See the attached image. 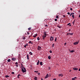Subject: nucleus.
Segmentation results:
<instances>
[{"label":"nucleus","instance_id":"nucleus-33","mask_svg":"<svg viewBox=\"0 0 80 80\" xmlns=\"http://www.w3.org/2000/svg\"><path fill=\"white\" fill-rule=\"evenodd\" d=\"M56 18H58V15H57L56 16Z\"/></svg>","mask_w":80,"mask_h":80},{"label":"nucleus","instance_id":"nucleus-44","mask_svg":"<svg viewBox=\"0 0 80 80\" xmlns=\"http://www.w3.org/2000/svg\"><path fill=\"white\" fill-rule=\"evenodd\" d=\"M70 10H73V9H72V8H70Z\"/></svg>","mask_w":80,"mask_h":80},{"label":"nucleus","instance_id":"nucleus-23","mask_svg":"<svg viewBox=\"0 0 80 80\" xmlns=\"http://www.w3.org/2000/svg\"><path fill=\"white\" fill-rule=\"evenodd\" d=\"M37 36V34H36V35L34 36H33V37H34V38H35V37H36Z\"/></svg>","mask_w":80,"mask_h":80},{"label":"nucleus","instance_id":"nucleus-35","mask_svg":"<svg viewBox=\"0 0 80 80\" xmlns=\"http://www.w3.org/2000/svg\"><path fill=\"white\" fill-rule=\"evenodd\" d=\"M49 52H50V53H52V51L51 50H50V51H49Z\"/></svg>","mask_w":80,"mask_h":80},{"label":"nucleus","instance_id":"nucleus-60","mask_svg":"<svg viewBox=\"0 0 80 80\" xmlns=\"http://www.w3.org/2000/svg\"><path fill=\"white\" fill-rule=\"evenodd\" d=\"M41 80H43V79H41Z\"/></svg>","mask_w":80,"mask_h":80},{"label":"nucleus","instance_id":"nucleus-30","mask_svg":"<svg viewBox=\"0 0 80 80\" xmlns=\"http://www.w3.org/2000/svg\"><path fill=\"white\" fill-rule=\"evenodd\" d=\"M55 42H57V37L55 38Z\"/></svg>","mask_w":80,"mask_h":80},{"label":"nucleus","instance_id":"nucleus-59","mask_svg":"<svg viewBox=\"0 0 80 80\" xmlns=\"http://www.w3.org/2000/svg\"><path fill=\"white\" fill-rule=\"evenodd\" d=\"M79 12H80V10L79 11Z\"/></svg>","mask_w":80,"mask_h":80},{"label":"nucleus","instance_id":"nucleus-38","mask_svg":"<svg viewBox=\"0 0 80 80\" xmlns=\"http://www.w3.org/2000/svg\"><path fill=\"white\" fill-rule=\"evenodd\" d=\"M38 75H40V72H38Z\"/></svg>","mask_w":80,"mask_h":80},{"label":"nucleus","instance_id":"nucleus-21","mask_svg":"<svg viewBox=\"0 0 80 80\" xmlns=\"http://www.w3.org/2000/svg\"><path fill=\"white\" fill-rule=\"evenodd\" d=\"M57 27H58V28H60L62 27V26H57Z\"/></svg>","mask_w":80,"mask_h":80},{"label":"nucleus","instance_id":"nucleus-48","mask_svg":"<svg viewBox=\"0 0 80 80\" xmlns=\"http://www.w3.org/2000/svg\"><path fill=\"white\" fill-rule=\"evenodd\" d=\"M70 15V16H72V14L71 13Z\"/></svg>","mask_w":80,"mask_h":80},{"label":"nucleus","instance_id":"nucleus-14","mask_svg":"<svg viewBox=\"0 0 80 80\" xmlns=\"http://www.w3.org/2000/svg\"><path fill=\"white\" fill-rule=\"evenodd\" d=\"M69 51L71 53H73V52H75V51H74V50H72V51L69 50Z\"/></svg>","mask_w":80,"mask_h":80},{"label":"nucleus","instance_id":"nucleus-54","mask_svg":"<svg viewBox=\"0 0 80 80\" xmlns=\"http://www.w3.org/2000/svg\"><path fill=\"white\" fill-rule=\"evenodd\" d=\"M21 65H22H22H23V64L22 63L21 64Z\"/></svg>","mask_w":80,"mask_h":80},{"label":"nucleus","instance_id":"nucleus-22","mask_svg":"<svg viewBox=\"0 0 80 80\" xmlns=\"http://www.w3.org/2000/svg\"><path fill=\"white\" fill-rule=\"evenodd\" d=\"M5 77L6 78H8V77H9V76L8 75H6Z\"/></svg>","mask_w":80,"mask_h":80},{"label":"nucleus","instance_id":"nucleus-10","mask_svg":"<svg viewBox=\"0 0 80 80\" xmlns=\"http://www.w3.org/2000/svg\"><path fill=\"white\" fill-rule=\"evenodd\" d=\"M78 68H73V70H78Z\"/></svg>","mask_w":80,"mask_h":80},{"label":"nucleus","instance_id":"nucleus-53","mask_svg":"<svg viewBox=\"0 0 80 80\" xmlns=\"http://www.w3.org/2000/svg\"><path fill=\"white\" fill-rule=\"evenodd\" d=\"M78 71H80V68L79 69V70H78Z\"/></svg>","mask_w":80,"mask_h":80},{"label":"nucleus","instance_id":"nucleus-9","mask_svg":"<svg viewBox=\"0 0 80 80\" xmlns=\"http://www.w3.org/2000/svg\"><path fill=\"white\" fill-rule=\"evenodd\" d=\"M29 54L30 55H33V53H32V52H29Z\"/></svg>","mask_w":80,"mask_h":80},{"label":"nucleus","instance_id":"nucleus-11","mask_svg":"<svg viewBox=\"0 0 80 80\" xmlns=\"http://www.w3.org/2000/svg\"><path fill=\"white\" fill-rule=\"evenodd\" d=\"M48 77V74H47V75H46L45 78H47Z\"/></svg>","mask_w":80,"mask_h":80},{"label":"nucleus","instance_id":"nucleus-46","mask_svg":"<svg viewBox=\"0 0 80 80\" xmlns=\"http://www.w3.org/2000/svg\"><path fill=\"white\" fill-rule=\"evenodd\" d=\"M27 34H28V35H29V32H27Z\"/></svg>","mask_w":80,"mask_h":80},{"label":"nucleus","instance_id":"nucleus-29","mask_svg":"<svg viewBox=\"0 0 80 80\" xmlns=\"http://www.w3.org/2000/svg\"><path fill=\"white\" fill-rule=\"evenodd\" d=\"M22 38H23V40H25V37L24 36H23Z\"/></svg>","mask_w":80,"mask_h":80},{"label":"nucleus","instance_id":"nucleus-43","mask_svg":"<svg viewBox=\"0 0 80 80\" xmlns=\"http://www.w3.org/2000/svg\"><path fill=\"white\" fill-rule=\"evenodd\" d=\"M72 23L73 24V25H74V23H75V22H74V21L72 22Z\"/></svg>","mask_w":80,"mask_h":80},{"label":"nucleus","instance_id":"nucleus-26","mask_svg":"<svg viewBox=\"0 0 80 80\" xmlns=\"http://www.w3.org/2000/svg\"><path fill=\"white\" fill-rule=\"evenodd\" d=\"M20 76H21V75H20V74H19L18 76V78H20V77H20Z\"/></svg>","mask_w":80,"mask_h":80},{"label":"nucleus","instance_id":"nucleus-3","mask_svg":"<svg viewBox=\"0 0 80 80\" xmlns=\"http://www.w3.org/2000/svg\"><path fill=\"white\" fill-rule=\"evenodd\" d=\"M47 37V35H43L42 36V39L43 40H45V38Z\"/></svg>","mask_w":80,"mask_h":80},{"label":"nucleus","instance_id":"nucleus-18","mask_svg":"<svg viewBox=\"0 0 80 80\" xmlns=\"http://www.w3.org/2000/svg\"><path fill=\"white\" fill-rule=\"evenodd\" d=\"M34 78L35 80H37V77H35Z\"/></svg>","mask_w":80,"mask_h":80},{"label":"nucleus","instance_id":"nucleus-41","mask_svg":"<svg viewBox=\"0 0 80 80\" xmlns=\"http://www.w3.org/2000/svg\"><path fill=\"white\" fill-rule=\"evenodd\" d=\"M68 15H70V12H69L68 13Z\"/></svg>","mask_w":80,"mask_h":80},{"label":"nucleus","instance_id":"nucleus-32","mask_svg":"<svg viewBox=\"0 0 80 80\" xmlns=\"http://www.w3.org/2000/svg\"><path fill=\"white\" fill-rule=\"evenodd\" d=\"M37 40H40V38H39V37H38L37 38Z\"/></svg>","mask_w":80,"mask_h":80},{"label":"nucleus","instance_id":"nucleus-40","mask_svg":"<svg viewBox=\"0 0 80 80\" xmlns=\"http://www.w3.org/2000/svg\"><path fill=\"white\" fill-rule=\"evenodd\" d=\"M64 45H67V42H65L64 44Z\"/></svg>","mask_w":80,"mask_h":80},{"label":"nucleus","instance_id":"nucleus-34","mask_svg":"<svg viewBox=\"0 0 80 80\" xmlns=\"http://www.w3.org/2000/svg\"><path fill=\"white\" fill-rule=\"evenodd\" d=\"M55 22H57V19H55Z\"/></svg>","mask_w":80,"mask_h":80},{"label":"nucleus","instance_id":"nucleus-50","mask_svg":"<svg viewBox=\"0 0 80 80\" xmlns=\"http://www.w3.org/2000/svg\"><path fill=\"white\" fill-rule=\"evenodd\" d=\"M38 71H36V73H38Z\"/></svg>","mask_w":80,"mask_h":80},{"label":"nucleus","instance_id":"nucleus-12","mask_svg":"<svg viewBox=\"0 0 80 80\" xmlns=\"http://www.w3.org/2000/svg\"><path fill=\"white\" fill-rule=\"evenodd\" d=\"M43 33H44L43 35H47V32L44 31L43 32Z\"/></svg>","mask_w":80,"mask_h":80},{"label":"nucleus","instance_id":"nucleus-37","mask_svg":"<svg viewBox=\"0 0 80 80\" xmlns=\"http://www.w3.org/2000/svg\"><path fill=\"white\" fill-rule=\"evenodd\" d=\"M15 64H16V65H18V62H16Z\"/></svg>","mask_w":80,"mask_h":80},{"label":"nucleus","instance_id":"nucleus-13","mask_svg":"<svg viewBox=\"0 0 80 80\" xmlns=\"http://www.w3.org/2000/svg\"><path fill=\"white\" fill-rule=\"evenodd\" d=\"M40 63V61H39V60H38V62H37V65H39V63Z\"/></svg>","mask_w":80,"mask_h":80},{"label":"nucleus","instance_id":"nucleus-6","mask_svg":"<svg viewBox=\"0 0 80 80\" xmlns=\"http://www.w3.org/2000/svg\"><path fill=\"white\" fill-rule=\"evenodd\" d=\"M27 60H30V58H29V56L28 55V54L27 55Z\"/></svg>","mask_w":80,"mask_h":80},{"label":"nucleus","instance_id":"nucleus-56","mask_svg":"<svg viewBox=\"0 0 80 80\" xmlns=\"http://www.w3.org/2000/svg\"><path fill=\"white\" fill-rule=\"evenodd\" d=\"M63 16V17H65V15H64Z\"/></svg>","mask_w":80,"mask_h":80},{"label":"nucleus","instance_id":"nucleus-5","mask_svg":"<svg viewBox=\"0 0 80 80\" xmlns=\"http://www.w3.org/2000/svg\"><path fill=\"white\" fill-rule=\"evenodd\" d=\"M77 44H78V42H76L73 43V44L75 45H77Z\"/></svg>","mask_w":80,"mask_h":80},{"label":"nucleus","instance_id":"nucleus-28","mask_svg":"<svg viewBox=\"0 0 80 80\" xmlns=\"http://www.w3.org/2000/svg\"><path fill=\"white\" fill-rule=\"evenodd\" d=\"M72 17L73 18V19H74V15H72Z\"/></svg>","mask_w":80,"mask_h":80},{"label":"nucleus","instance_id":"nucleus-57","mask_svg":"<svg viewBox=\"0 0 80 80\" xmlns=\"http://www.w3.org/2000/svg\"><path fill=\"white\" fill-rule=\"evenodd\" d=\"M71 71H72L71 70L69 71V72H71Z\"/></svg>","mask_w":80,"mask_h":80},{"label":"nucleus","instance_id":"nucleus-47","mask_svg":"<svg viewBox=\"0 0 80 80\" xmlns=\"http://www.w3.org/2000/svg\"><path fill=\"white\" fill-rule=\"evenodd\" d=\"M45 26H46V27H48V25H45Z\"/></svg>","mask_w":80,"mask_h":80},{"label":"nucleus","instance_id":"nucleus-4","mask_svg":"<svg viewBox=\"0 0 80 80\" xmlns=\"http://www.w3.org/2000/svg\"><path fill=\"white\" fill-rule=\"evenodd\" d=\"M42 48V47H41L38 46V50L40 51V50H41V49Z\"/></svg>","mask_w":80,"mask_h":80},{"label":"nucleus","instance_id":"nucleus-16","mask_svg":"<svg viewBox=\"0 0 80 80\" xmlns=\"http://www.w3.org/2000/svg\"><path fill=\"white\" fill-rule=\"evenodd\" d=\"M42 63H43V62H40V65L41 66H42V65H43Z\"/></svg>","mask_w":80,"mask_h":80},{"label":"nucleus","instance_id":"nucleus-49","mask_svg":"<svg viewBox=\"0 0 80 80\" xmlns=\"http://www.w3.org/2000/svg\"><path fill=\"white\" fill-rule=\"evenodd\" d=\"M26 46H25V45L24 46V47H25V48H26Z\"/></svg>","mask_w":80,"mask_h":80},{"label":"nucleus","instance_id":"nucleus-27","mask_svg":"<svg viewBox=\"0 0 80 80\" xmlns=\"http://www.w3.org/2000/svg\"><path fill=\"white\" fill-rule=\"evenodd\" d=\"M54 45H55V44L54 43H53L52 45V48L54 47Z\"/></svg>","mask_w":80,"mask_h":80},{"label":"nucleus","instance_id":"nucleus-31","mask_svg":"<svg viewBox=\"0 0 80 80\" xmlns=\"http://www.w3.org/2000/svg\"><path fill=\"white\" fill-rule=\"evenodd\" d=\"M28 29L29 30H31V28H29Z\"/></svg>","mask_w":80,"mask_h":80},{"label":"nucleus","instance_id":"nucleus-17","mask_svg":"<svg viewBox=\"0 0 80 80\" xmlns=\"http://www.w3.org/2000/svg\"><path fill=\"white\" fill-rule=\"evenodd\" d=\"M71 23H69L67 25H69V27H71Z\"/></svg>","mask_w":80,"mask_h":80},{"label":"nucleus","instance_id":"nucleus-8","mask_svg":"<svg viewBox=\"0 0 80 80\" xmlns=\"http://www.w3.org/2000/svg\"><path fill=\"white\" fill-rule=\"evenodd\" d=\"M76 79H77V77H75L74 78H72V80H76Z\"/></svg>","mask_w":80,"mask_h":80},{"label":"nucleus","instance_id":"nucleus-51","mask_svg":"<svg viewBox=\"0 0 80 80\" xmlns=\"http://www.w3.org/2000/svg\"><path fill=\"white\" fill-rule=\"evenodd\" d=\"M52 80H56V79L54 78V79H53Z\"/></svg>","mask_w":80,"mask_h":80},{"label":"nucleus","instance_id":"nucleus-24","mask_svg":"<svg viewBox=\"0 0 80 80\" xmlns=\"http://www.w3.org/2000/svg\"><path fill=\"white\" fill-rule=\"evenodd\" d=\"M10 61H11V60L10 59H8V62H10Z\"/></svg>","mask_w":80,"mask_h":80},{"label":"nucleus","instance_id":"nucleus-1","mask_svg":"<svg viewBox=\"0 0 80 80\" xmlns=\"http://www.w3.org/2000/svg\"><path fill=\"white\" fill-rule=\"evenodd\" d=\"M23 68H22V72L23 73H26V72H27V71H26V68H25V67H23Z\"/></svg>","mask_w":80,"mask_h":80},{"label":"nucleus","instance_id":"nucleus-2","mask_svg":"<svg viewBox=\"0 0 80 80\" xmlns=\"http://www.w3.org/2000/svg\"><path fill=\"white\" fill-rule=\"evenodd\" d=\"M54 39V37L51 36L50 38V41H53Z\"/></svg>","mask_w":80,"mask_h":80},{"label":"nucleus","instance_id":"nucleus-42","mask_svg":"<svg viewBox=\"0 0 80 80\" xmlns=\"http://www.w3.org/2000/svg\"><path fill=\"white\" fill-rule=\"evenodd\" d=\"M72 15H74V14H75V13H74V12H72Z\"/></svg>","mask_w":80,"mask_h":80},{"label":"nucleus","instance_id":"nucleus-52","mask_svg":"<svg viewBox=\"0 0 80 80\" xmlns=\"http://www.w3.org/2000/svg\"><path fill=\"white\" fill-rule=\"evenodd\" d=\"M16 67H18V65H16Z\"/></svg>","mask_w":80,"mask_h":80},{"label":"nucleus","instance_id":"nucleus-61","mask_svg":"<svg viewBox=\"0 0 80 80\" xmlns=\"http://www.w3.org/2000/svg\"><path fill=\"white\" fill-rule=\"evenodd\" d=\"M34 72H36V71H34Z\"/></svg>","mask_w":80,"mask_h":80},{"label":"nucleus","instance_id":"nucleus-19","mask_svg":"<svg viewBox=\"0 0 80 80\" xmlns=\"http://www.w3.org/2000/svg\"><path fill=\"white\" fill-rule=\"evenodd\" d=\"M48 58L49 60L51 59V57H50V56H48Z\"/></svg>","mask_w":80,"mask_h":80},{"label":"nucleus","instance_id":"nucleus-55","mask_svg":"<svg viewBox=\"0 0 80 80\" xmlns=\"http://www.w3.org/2000/svg\"><path fill=\"white\" fill-rule=\"evenodd\" d=\"M70 30H71V29H69V32H70Z\"/></svg>","mask_w":80,"mask_h":80},{"label":"nucleus","instance_id":"nucleus-36","mask_svg":"<svg viewBox=\"0 0 80 80\" xmlns=\"http://www.w3.org/2000/svg\"><path fill=\"white\" fill-rule=\"evenodd\" d=\"M12 74H14L15 73V72H12Z\"/></svg>","mask_w":80,"mask_h":80},{"label":"nucleus","instance_id":"nucleus-15","mask_svg":"<svg viewBox=\"0 0 80 80\" xmlns=\"http://www.w3.org/2000/svg\"><path fill=\"white\" fill-rule=\"evenodd\" d=\"M12 60L13 61H15L16 59L15 58H12Z\"/></svg>","mask_w":80,"mask_h":80},{"label":"nucleus","instance_id":"nucleus-25","mask_svg":"<svg viewBox=\"0 0 80 80\" xmlns=\"http://www.w3.org/2000/svg\"><path fill=\"white\" fill-rule=\"evenodd\" d=\"M69 35H73V33H69Z\"/></svg>","mask_w":80,"mask_h":80},{"label":"nucleus","instance_id":"nucleus-20","mask_svg":"<svg viewBox=\"0 0 80 80\" xmlns=\"http://www.w3.org/2000/svg\"><path fill=\"white\" fill-rule=\"evenodd\" d=\"M28 43H31V44H32V43H33V42H32V41H29V42H28Z\"/></svg>","mask_w":80,"mask_h":80},{"label":"nucleus","instance_id":"nucleus-45","mask_svg":"<svg viewBox=\"0 0 80 80\" xmlns=\"http://www.w3.org/2000/svg\"><path fill=\"white\" fill-rule=\"evenodd\" d=\"M70 35V33H67V35Z\"/></svg>","mask_w":80,"mask_h":80},{"label":"nucleus","instance_id":"nucleus-58","mask_svg":"<svg viewBox=\"0 0 80 80\" xmlns=\"http://www.w3.org/2000/svg\"><path fill=\"white\" fill-rule=\"evenodd\" d=\"M75 20H74V21L73 22H75Z\"/></svg>","mask_w":80,"mask_h":80},{"label":"nucleus","instance_id":"nucleus-39","mask_svg":"<svg viewBox=\"0 0 80 80\" xmlns=\"http://www.w3.org/2000/svg\"><path fill=\"white\" fill-rule=\"evenodd\" d=\"M28 44H27L25 45V46H26L27 47V46H28Z\"/></svg>","mask_w":80,"mask_h":80},{"label":"nucleus","instance_id":"nucleus-7","mask_svg":"<svg viewBox=\"0 0 80 80\" xmlns=\"http://www.w3.org/2000/svg\"><path fill=\"white\" fill-rule=\"evenodd\" d=\"M59 77H63V74H59L58 75Z\"/></svg>","mask_w":80,"mask_h":80}]
</instances>
